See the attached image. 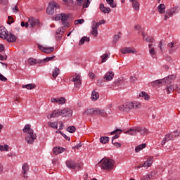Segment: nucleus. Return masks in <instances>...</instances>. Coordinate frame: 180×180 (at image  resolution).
<instances>
[{"instance_id":"obj_1","label":"nucleus","mask_w":180,"mask_h":180,"mask_svg":"<svg viewBox=\"0 0 180 180\" xmlns=\"http://www.w3.org/2000/svg\"><path fill=\"white\" fill-rule=\"evenodd\" d=\"M68 19H70V14H65V13H59L57 14L55 16V20L58 21L61 20V23L63 27H60L56 31V34L58 35L56 37L58 40L61 39V37L63 34H64V32H65V29L67 27H70V23L68 22Z\"/></svg>"},{"instance_id":"obj_2","label":"nucleus","mask_w":180,"mask_h":180,"mask_svg":"<svg viewBox=\"0 0 180 180\" xmlns=\"http://www.w3.org/2000/svg\"><path fill=\"white\" fill-rule=\"evenodd\" d=\"M158 12L160 13L164 20H168L169 18H172L176 13L179 12V8L172 7L165 11V4H161L158 6Z\"/></svg>"},{"instance_id":"obj_3","label":"nucleus","mask_w":180,"mask_h":180,"mask_svg":"<svg viewBox=\"0 0 180 180\" xmlns=\"http://www.w3.org/2000/svg\"><path fill=\"white\" fill-rule=\"evenodd\" d=\"M141 108V103L139 102H127L118 107L120 112L129 113L131 110H137Z\"/></svg>"},{"instance_id":"obj_4","label":"nucleus","mask_w":180,"mask_h":180,"mask_svg":"<svg viewBox=\"0 0 180 180\" xmlns=\"http://www.w3.org/2000/svg\"><path fill=\"white\" fill-rule=\"evenodd\" d=\"M58 116H63V117L72 116V110L70 108L55 110L51 115L47 116V118L53 119V117H58Z\"/></svg>"},{"instance_id":"obj_5","label":"nucleus","mask_w":180,"mask_h":180,"mask_svg":"<svg viewBox=\"0 0 180 180\" xmlns=\"http://www.w3.org/2000/svg\"><path fill=\"white\" fill-rule=\"evenodd\" d=\"M23 133H27V135L25 136V141L27 144H32L34 143V140L37 139L36 134H34L33 129L30 128V124H26L22 129Z\"/></svg>"},{"instance_id":"obj_6","label":"nucleus","mask_w":180,"mask_h":180,"mask_svg":"<svg viewBox=\"0 0 180 180\" xmlns=\"http://www.w3.org/2000/svg\"><path fill=\"white\" fill-rule=\"evenodd\" d=\"M96 167H101V169L105 171H110L113 169V160L108 158H103Z\"/></svg>"},{"instance_id":"obj_7","label":"nucleus","mask_w":180,"mask_h":180,"mask_svg":"<svg viewBox=\"0 0 180 180\" xmlns=\"http://www.w3.org/2000/svg\"><path fill=\"white\" fill-rule=\"evenodd\" d=\"M125 133L129 136H136L138 133H141V136H146V134H148V130L143 127H135L134 128H131Z\"/></svg>"},{"instance_id":"obj_8","label":"nucleus","mask_w":180,"mask_h":180,"mask_svg":"<svg viewBox=\"0 0 180 180\" xmlns=\"http://www.w3.org/2000/svg\"><path fill=\"white\" fill-rule=\"evenodd\" d=\"M175 78H176V76L175 75H172L165 77L164 79L153 81L150 84L152 86H158V85L164 84V82H165V84H171L172 79H175Z\"/></svg>"},{"instance_id":"obj_9","label":"nucleus","mask_w":180,"mask_h":180,"mask_svg":"<svg viewBox=\"0 0 180 180\" xmlns=\"http://www.w3.org/2000/svg\"><path fill=\"white\" fill-rule=\"evenodd\" d=\"M71 81L74 82L75 88H81V85H82V80L80 75L76 74L75 75L72 76Z\"/></svg>"},{"instance_id":"obj_10","label":"nucleus","mask_w":180,"mask_h":180,"mask_svg":"<svg viewBox=\"0 0 180 180\" xmlns=\"http://www.w3.org/2000/svg\"><path fill=\"white\" fill-rule=\"evenodd\" d=\"M55 8H60L58 4L56 2L50 3L48 8H46V13H48V15H53V13H54Z\"/></svg>"},{"instance_id":"obj_11","label":"nucleus","mask_w":180,"mask_h":180,"mask_svg":"<svg viewBox=\"0 0 180 180\" xmlns=\"http://www.w3.org/2000/svg\"><path fill=\"white\" fill-rule=\"evenodd\" d=\"M28 25L31 26V27H36L40 26V20L34 17H30L28 19Z\"/></svg>"},{"instance_id":"obj_12","label":"nucleus","mask_w":180,"mask_h":180,"mask_svg":"<svg viewBox=\"0 0 180 180\" xmlns=\"http://www.w3.org/2000/svg\"><path fill=\"white\" fill-rule=\"evenodd\" d=\"M169 54H173L178 50V45L176 42H170L167 44Z\"/></svg>"},{"instance_id":"obj_13","label":"nucleus","mask_w":180,"mask_h":180,"mask_svg":"<svg viewBox=\"0 0 180 180\" xmlns=\"http://www.w3.org/2000/svg\"><path fill=\"white\" fill-rule=\"evenodd\" d=\"M122 54H137V51L134 48L125 47L121 49Z\"/></svg>"},{"instance_id":"obj_14","label":"nucleus","mask_w":180,"mask_h":180,"mask_svg":"<svg viewBox=\"0 0 180 180\" xmlns=\"http://www.w3.org/2000/svg\"><path fill=\"white\" fill-rule=\"evenodd\" d=\"M67 101L65 100V98L64 97H60V98H51V102L52 103H58V105H64Z\"/></svg>"},{"instance_id":"obj_15","label":"nucleus","mask_w":180,"mask_h":180,"mask_svg":"<svg viewBox=\"0 0 180 180\" xmlns=\"http://www.w3.org/2000/svg\"><path fill=\"white\" fill-rule=\"evenodd\" d=\"M38 47L41 51L46 53V54H51L54 51V47H44L40 44L38 45Z\"/></svg>"},{"instance_id":"obj_16","label":"nucleus","mask_w":180,"mask_h":180,"mask_svg":"<svg viewBox=\"0 0 180 180\" xmlns=\"http://www.w3.org/2000/svg\"><path fill=\"white\" fill-rule=\"evenodd\" d=\"M8 30L5 28V27H0V37L1 39H4V40H6L8 39Z\"/></svg>"},{"instance_id":"obj_17","label":"nucleus","mask_w":180,"mask_h":180,"mask_svg":"<svg viewBox=\"0 0 180 180\" xmlns=\"http://www.w3.org/2000/svg\"><path fill=\"white\" fill-rule=\"evenodd\" d=\"M149 54L151 56L152 58H155L157 57V52H155V45L149 44Z\"/></svg>"},{"instance_id":"obj_18","label":"nucleus","mask_w":180,"mask_h":180,"mask_svg":"<svg viewBox=\"0 0 180 180\" xmlns=\"http://www.w3.org/2000/svg\"><path fill=\"white\" fill-rule=\"evenodd\" d=\"M175 90L179 91V89H178L177 84H173V85L168 84L166 87V91L168 94H171V92Z\"/></svg>"},{"instance_id":"obj_19","label":"nucleus","mask_w":180,"mask_h":180,"mask_svg":"<svg viewBox=\"0 0 180 180\" xmlns=\"http://www.w3.org/2000/svg\"><path fill=\"white\" fill-rule=\"evenodd\" d=\"M22 173L23 174V177L25 179L27 178V172H29V169H30L29 165L27 163H25L24 165H22Z\"/></svg>"},{"instance_id":"obj_20","label":"nucleus","mask_w":180,"mask_h":180,"mask_svg":"<svg viewBox=\"0 0 180 180\" xmlns=\"http://www.w3.org/2000/svg\"><path fill=\"white\" fill-rule=\"evenodd\" d=\"M169 140H174V134L172 133L166 134L165 137L162 141V146L165 145V143L169 141Z\"/></svg>"},{"instance_id":"obj_21","label":"nucleus","mask_w":180,"mask_h":180,"mask_svg":"<svg viewBox=\"0 0 180 180\" xmlns=\"http://www.w3.org/2000/svg\"><path fill=\"white\" fill-rule=\"evenodd\" d=\"M114 77H115V73L112 71H110L104 75L103 79H105V81H112Z\"/></svg>"},{"instance_id":"obj_22","label":"nucleus","mask_w":180,"mask_h":180,"mask_svg":"<svg viewBox=\"0 0 180 180\" xmlns=\"http://www.w3.org/2000/svg\"><path fill=\"white\" fill-rule=\"evenodd\" d=\"M66 165L68 168H70V169H75V168H77V163L73 160H68L66 162Z\"/></svg>"},{"instance_id":"obj_23","label":"nucleus","mask_w":180,"mask_h":180,"mask_svg":"<svg viewBox=\"0 0 180 180\" xmlns=\"http://www.w3.org/2000/svg\"><path fill=\"white\" fill-rule=\"evenodd\" d=\"M77 5L82 6L83 8H88L89 6V4L91 2H89V0H87L85 3V0H77Z\"/></svg>"},{"instance_id":"obj_24","label":"nucleus","mask_w":180,"mask_h":180,"mask_svg":"<svg viewBox=\"0 0 180 180\" xmlns=\"http://www.w3.org/2000/svg\"><path fill=\"white\" fill-rule=\"evenodd\" d=\"M135 30H137L138 33H141V36H143V39H146V34H144V30L141 27L140 25H135Z\"/></svg>"},{"instance_id":"obj_25","label":"nucleus","mask_w":180,"mask_h":180,"mask_svg":"<svg viewBox=\"0 0 180 180\" xmlns=\"http://www.w3.org/2000/svg\"><path fill=\"white\" fill-rule=\"evenodd\" d=\"M64 151H65V149L64 148L55 147L53 149V154H55V155H58V154H61V153H64Z\"/></svg>"},{"instance_id":"obj_26","label":"nucleus","mask_w":180,"mask_h":180,"mask_svg":"<svg viewBox=\"0 0 180 180\" xmlns=\"http://www.w3.org/2000/svg\"><path fill=\"white\" fill-rule=\"evenodd\" d=\"M6 39L8 43H13L16 41V36L13 34H8V37Z\"/></svg>"},{"instance_id":"obj_27","label":"nucleus","mask_w":180,"mask_h":180,"mask_svg":"<svg viewBox=\"0 0 180 180\" xmlns=\"http://www.w3.org/2000/svg\"><path fill=\"white\" fill-rule=\"evenodd\" d=\"M100 9L103 13H110V8L109 7H105V5L103 4H100Z\"/></svg>"},{"instance_id":"obj_28","label":"nucleus","mask_w":180,"mask_h":180,"mask_svg":"<svg viewBox=\"0 0 180 180\" xmlns=\"http://www.w3.org/2000/svg\"><path fill=\"white\" fill-rule=\"evenodd\" d=\"M131 2H132V7L135 11H139L140 10V3L137 1V0H130Z\"/></svg>"},{"instance_id":"obj_29","label":"nucleus","mask_w":180,"mask_h":180,"mask_svg":"<svg viewBox=\"0 0 180 180\" xmlns=\"http://www.w3.org/2000/svg\"><path fill=\"white\" fill-rule=\"evenodd\" d=\"M153 165V158L150 157L148 160L143 163L144 168H148Z\"/></svg>"},{"instance_id":"obj_30","label":"nucleus","mask_w":180,"mask_h":180,"mask_svg":"<svg viewBox=\"0 0 180 180\" xmlns=\"http://www.w3.org/2000/svg\"><path fill=\"white\" fill-rule=\"evenodd\" d=\"M96 109L94 108H88L84 111V115H89L92 116V115H96Z\"/></svg>"},{"instance_id":"obj_31","label":"nucleus","mask_w":180,"mask_h":180,"mask_svg":"<svg viewBox=\"0 0 180 180\" xmlns=\"http://www.w3.org/2000/svg\"><path fill=\"white\" fill-rule=\"evenodd\" d=\"M91 99L94 101H98L99 99V93L96 91H92Z\"/></svg>"},{"instance_id":"obj_32","label":"nucleus","mask_w":180,"mask_h":180,"mask_svg":"<svg viewBox=\"0 0 180 180\" xmlns=\"http://www.w3.org/2000/svg\"><path fill=\"white\" fill-rule=\"evenodd\" d=\"M96 115H99L103 117H106V112H105L104 110H99L98 108H96Z\"/></svg>"},{"instance_id":"obj_33","label":"nucleus","mask_w":180,"mask_h":180,"mask_svg":"<svg viewBox=\"0 0 180 180\" xmlns=\"http://www.w3.org/2000/svg\"><path fill=\"white\" fill-rule=\"evenodd\" d=\"M146 146L147 145L146 143H142L141 145H139L135 148V152L139 153V151H141V150H143V148H146Z\"/></svg>"},{"instance_id":"obj_34","label":"nucleus","mask_w":180,"mask_h":180,"mask_svg":"<svg viewBox=\"0 0 180 180\" xmlns=\"http://www.w3.org/2000/svg\"><path fill=\"white\" fill-rule=\"evenodd\" d=\"M48 126H49V127H52V129H58V122H48Z\"/></svg>"},{"instance_id":"obj_35","label":"nucleus","mask_w":180,"mask_h":180,"mask_svg":"<svg viewBox=\"0 0 180 180\" xmlns=\"http://www.w3.org/2000/svg\"><path fill=\"white\" fill-rule=\"evenodd\" d=\"M139 96L141 98H143L146 101H148V99H150V96H148V94L144 91L141 92Z\"/></svg>"},{"instance_id":"obj_36","label":"nucleus","mask_w":180,"mask_h":180,"mask_svg":"<svg viewBox=\"0 0 180 180\" xmlns=\"http://www.w3.org/2000/svg\"><path fill=\"white\" fill-rule=\"evenodd\" d=\"M56 56L52 57H46V58L41 60L39 61V64H41V63H49V61H51L53 58H54Z\"/></svg>"},{"instance_id":"obj_37","label":"nucleus","mask_w":180,"mask_h":180,"mask_svg":"<svg viewBox=\"0 0 180 180\" xmlns=\"http://www.w3.org/2000/svg\"><path fill=\"white\" fill-rule=\"evenodd\" d=\"M52 75L54 78L58 77V75H60V69H58V68H55L53 71Z\"/></svg>"},{"instance_id":"obj_38","label":"nucleus","mask_w":180,"mask_h":180,"mask_svg":"<svg viewBox=\"0 0 180 180\" xmlns=\"http://www.w3.org/2000/svg\"><path fill=\"white\" fill-rule=\"evenodd\" d=\"M22 88H26V89H34V88H36V85L33 84H29L26 85H22Z\"/></svg>"},{"instance_id":"obj_39","label":"nucleus","mask_w":180,"mask_h":180,"mask_svg":"<svg viewBox=\"0 0 180 180\" xmlns=\"http://www.w3.org/2000/svg\"><path fill=\"white\" fill-rule=\"evenodd\" d=\"M91 34L94 36V37H98V28H95L94 27V25L91 26Z\"/></svg>"},{"instance_id":"obj_40","label":"nucleus","mask_w":180,"mask_h":180,"mask_svg":"<svg viewBox=\"0 0 180 180\" xmlns=\"http://www.w3.org/2000/svg\"><path fill=\"white\" fill-rule=\"evenodd\" d=\"M85 41L89 42V37H83L80 41H79V46H82V44H84V43H85Z\"/></svg>"},{"instance_id":"obj_41","label":"nucleus","mask_w":180,"mask_h":180,"mask_svg":"<svg viewBox=\"0 0 180 180\" xmlns=\"http://www.w3.org/2000/svg\"><path fill=\"white\" fill-rule=\"evenodd\" d=\"M109 141V137L108 136H103L100 138V142L102 143L103 144H106Z\"/></svg>"},{"instance_id":"obj_42","label":"nucleus","mask_w":180,"mask_h":180,"mask_svg":"<svg viewBox=\"0 0 180 180\" xmlns=\"http://www.w3.org/2000/svg\"><path fill=\"white\" fill-rule=\"evenodd\" d=\"M106 2L111 8H116V3H115L114 0H106Z\"/></svg>"},{"instance_id":"obj_43","label":"nucleus","mask_w":180,"mask_h":180,"mask_svg":"<svg viewBox=\"0 0 180 180\" xmlns=\"http://www.w3.org/2000/svg\"><path fill=\"white\" fill-rule=\"evenodd\" d=\"M28 63L30 65H35V64H37V60L33 58H30L28 59Z\"/></svg>"},{"instance_id":"obj_44","label":"nucleus","mask_w":180,"mask_h":180,"mask_svg":"<svg viewBox=\"0 0 180 180\" xmlns=\"http://www.w3.org/2000/svg\"><path fill=\"white\" fill-rule=\"evenodd\" d=\"M0 151H9V146L8 145H0Z\"/></svg>"},{"instance_id":"obj_45","label":"nucleus","mask_w":180,"mask_h":180,"mask_svg":"<svg viewBox=\"0 0 180 180\" xmlns=\"http://www.w3.org/2000/svg\"><path fill=\"white\" fill-rule=\"evenodd\" d=\"M101 63H106V61H108V58H109V55H108L107 53L103 54V56H101Z\"/></svg>"},{"instance_id":"obj_46","label":"nucleus","mask_w":180,"mask_h":180,"mask_svg":"<svg viewBox=\"0 0 180 180\" xmlns=\"http://www.w3.org/2000/svg\"><path fill=\"white\" fill-rule=\"evenodd\" d=\"M144 40H146V41H147V43H154V38L153 37H147L146 38H143Z\"/></svg>"},{"instance_id":"obj_47","label":"nucleus","mask_w":180,"mask_h":180,"mask_svg":"<svg viewBox=\"0 0 180 180\" xmlns=\"http://www.w3.org/2000/svg\"><path fill=\"white\" fill-rule=\"evenodd\" d=\"M75 130L76 129L75 126H70L67 128V131H68L69 133H75Z\"/></svg>"},{"instance_id":"obj_48","label":"nucleus","mask_w":180,"mask_h":180,"mask_svg":"<svg viewBox=\"0 0 180 180\" xmlns=\"http://www.w3.org/2000/svg\"><path fill=\"white\" fill-rule=\"evenodd\" d=\"M85 22V20L84 19H79L75 20V25H82Z\"/></svg>"},{"instance_id":"obj_49","label":"nucleus","mask_w":180,"mask_h":180,"mask_svg":"<svg viewBox=\"0 0 180 180\" xmlns=\"http://www.w3.org/2000/svg\"><path fill=\"white\" fill-rule=\"evenodd\" d=\"M8 25H12L15 22V20L13 19V17L12 16H8Z\"/></svg>"},{"instance_id":"obj_50","label":"nucleus","mask_w":180,"mask_h":180,"mask_svg":"<svg viewBox=\"0 0 180 180\" xmlns=\"http://www.w3.org/2000/svg\"><path fill=\"white\" fill-rule=\"evenodd\" d=\"M112 144H113V146H115V147H116L117 148H120V147H122V144L118 142H115L112 141Z\"/></svg>"},{"instance_id":"obj_51","label":"nucleus","mask_w":180,"mask_h":180,"mask_svg":"<svg viewBox=\"0 0 180 180\" xmlns=\"http://www.w3.org/2000/svg\"><path fill=\"white\" fill-rule=\"evenodd\" d=\"M12 11L13 13H18V12H19V8H18V6L15 5L13 7H12Z\"/></svg>"},{"instance_id":"obj_52","label":"nucleus","mask_w":180,"mask_h":180,"mask_svg":"<svg viewBox=\"0 0 180 180\" xmlns=\"http://www.w3.org/2000/svg\"><path fill=\"white\" fill-rule=\"evenodd\" d=\"M9 4V0H0L1 5H8Z\"/></svg>"},{"instance_id":"obj_53","label":"nucleus","mask_w":180,"mask_h":180,"mask_svg":"<svg viewBox=\"0 0 180 180\" xmlns=\"http://www.w3.org/2000/svg\"><path fill=\"white\" fill-rule=\"evenodd\" d=\"M92 26H94V27H95L96 29H98V27H99V26H101V25L99 22H96L94 21Z\"/></svg>"},{"instance_id":"obj_54","label":"nucleus","mask_w":180,"mask_h":180,"mask_svg":"<svg viewBox=\"0 0 180 180\" xmlns=\"http://www.w3.org/2000/svg\"><path fill=\"white\" fill-rule=\"evenodd\" d=\"M119 39H120V37L119 35H115L114 37L113 43H115V44H116V43H117Z\"/></svg>"},{"instance_id":"obj_55","label":"nucleus","mask_w":180,"mask_h":180,"mask_svg":"<svg viewBox=\"0 0 180 180\" xmlns=\"http://www.w3.org/2000/svg\"><path fill=\"white\" fill-rule=\"evenodd\" d=\"M22 27H29V22H25L24 21L21 22Z\"/></svg>"},{"instance_id":"obj_56","label":"nucleus","mask_w":180,"mask_h":180,"mask_svg":"<svg viewBox=\"0 0 180 180\" xmlns=\"http://www.w3.org/2000/svg\"><path fill=\"white\" fill-rule=\"evenodd\" d=\"M0 81H4L5 82L8 81V79H6L2 74H0Z\"/></svg>"},{"instance_id":"obj_57","label":"nucleus","mask_w":180,"mask_h":180,"mask_svg":"<svg viewBox=\"0 0 180 180\" xmlns=\"http://www.w3.org/2000/svg\"><path fill=\"white\" fill-rule=\"evenodd\" d=\"M179 134H180L179 131H177V130L174 131L173 134L174 139V137H178L179 136Z\"/></svg>"},{"instance_id":"obj_58","label":"nucleus","mask_w":180,"mask_h":180,"mask_svg":"<svg viewBox=\"0 0 180 180\" xmlns=\"http://www.w3.org/2000/svg\"><path fill=\"white\" fill-rule=\"evenodd\" d=\"M116 133H122V130L120 129H116L115 131H112L111 132V135L113 136V134H116Z\"/></svg>"},{"instance_id":"obj_59","label":"nucleus","mask_w":180,"mask_h":180,"mask_svg":"<svg viewBox=\"0 0 180 180\" xmlns=\"http://www.w3.org/2000/svg\"><path fill=\"white\" fill-rule=\"evenodd\" d=\"M61 136H63V137H64V139H65V140H68V141H70V136H68L65 134L63 133L61 134Z\"/></svg>"},{"instance_id":"obj_60","label":"nucleus","mask_w":180,"mask_h":180,"mask_svg":"<svg viewBox=\"0 0 180 180\" xmlns=\"http://www.w3.org/2000/svg\"><path fill=\"white\" fill-rule=\"evenodd\" d=\"M162 43H164V41L162 40L159 42V45H158V47L160 50H161V51H162Z\"/></svg>"},{"instance_id":"obj_61","label":"nucleus","mask_w":180,"mask_h":180,"mask_svg":"<svg viewBox=\"0 0 180 180\" xmlns=\"http://www.w3.org/2000/svg\"><path fill=\"white\" fill-rule=\"evenodd\" d=\"M131 82H136V81H137V78L134 76L131 77L130 79Z\"/></svg>"},{"instance_id":"obj_62","label":"nucleus","mask_w":180,"mask_h":180,"mask_svg":"<svg viewBox=\"0 0 180 180\" xmlns=\"http://www.w3.org/2000/svg\"><path fill=\"white\" fill-rule=\"evenodd\" d=\"M147 175H149L150 176L148 179H153V178H154V176L155 175V173L150 172L149 174H147Z\"/></svg>"},{"instance_id":"obj_63","label":"nucleus","mask_w":180,"mask_h":180,"mask_svg":"<svg viewBox=\"0 0 180 180\" xmlns=\"http://www.w3.org/2000/svg\"><path fill=\"white\" fill-rule=\"evenodd\" d=\"M150 175H146L145 176H143L142 179H141L140 180H148V179H150Z\"/></svg>"},{"instance_id":"obj_64","label":"nucleus","mask_w":180,"mask_h":180,"mask_svg":"<svg viewBox=\"0 0 180 180\" xmlns=\"http://www.w3.org/2000/svg\"><path fill=\"white\" fill-rule=\"evenodd\" d=\"M166 60H167L169 63H171V61H172V58H171V56H167Z\"/></svg>"}]
</instances>
